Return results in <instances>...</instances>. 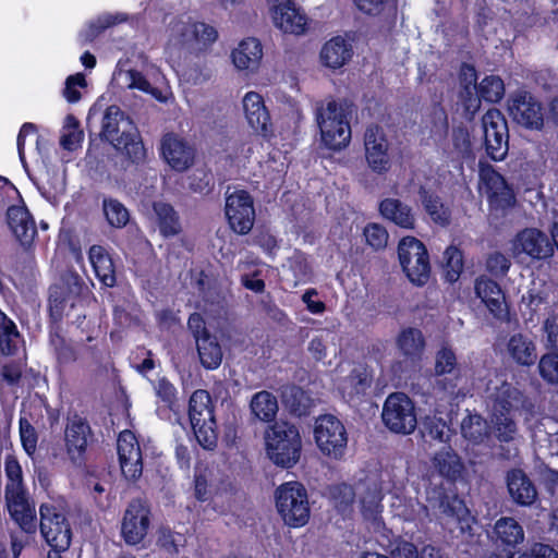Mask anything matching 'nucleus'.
Instances as JSON below:
<instances>
[{
  "label": "nucleus",
  "instance_id": "bb28decb",
  "mask_svg": "<svg viewBox=\"0 0 558 558\" xmlns=\"http://www.w3.org/2000/svg\"><path fill=\"white\" fill-rule=\"evenodd\" d=\"M8 223L21 244L27 246L34 241L37 229L31 214L25 207H10L8 209Z\"/></svg>",
  "mask_w": 558,
  "mask_h": 558
},
{
  "label": "nucleus",
  "instance_id": "ddd939ff",
  "mask_svg": "<svg viewBox=\"0 0 558 558\" xmlns=\"http://www.w3.org/2000/svg\"><path fill=\"white\" fill-rule=\"evenodd\" d=\"M226 216L232 230L239 234H247L255 221V209L252 196L244 190H235L226 196Z\"/></svg>",
  "mask_w": 558,
  "mask_h": 558
},
{
  "label": "nucleus",
  "instance_id": "2eb2a0df",
  "mask_svg": "<svg viewBox=\"0 0 558 558\" xmlns=\"http://www.w3.org/2000/svg\"><path fill=\"white\" fill-rule=\"evenodd\" d=\"M487 392L492 412L518 413L525 405L522 392L499 378L489 381Z\"/></svg>",
  "mask_w": 558,
  "mask_h": 558
},
{
  "label": "nucleus",
  "instance_id": "7c9ffc66",
  "mask_svg": "<svg viewBox=\"0 0 558 558\" xmlns=\"http://www.w3.org/2000/svg\"><path fill=\"white\" fill-rule=\"evenodd\" d=\"M380 501L381 492L376 484L366 487L365 490L361 493L360 504L362 517L374 530H379L383 525V506Z\"/></svg>",
  "mask_w": 558,
  "mask_h": 558
},
{
  "label": "nucleus",
  "instance_id": "c85d7f7f",
  "mask_svg": "<svg viewBox=\"0 0 558 558\" xmlns=\"http://www.w3.org/2000/svg\"><path fill=\"white\" fill-rule=\"evenodd\" d=\"M320 62L329 69H339L352 58V47L341 36H336L324 44L319 53Z\"/></svg>",
  "mask_w": 558,
  "mask_h": 558
},
{
  "label": "nucleus",
  "instance_id": "9d476101",
  "mask_svg": "<svg viewBox=\"0 0 558 558\" xmlns=\"http://www.w3.org/2000/svg\"><path fill=\"white\" fill-rule=\"evenodd\" d=\"M478 191L485 196L494 210H506L515 203L513 190L505 178L492 166L480 163Z\"/></svg>",
  "mask_w": 558,
  "mask_h": 558
},
{
  "label": "nucleus",
  "instance_id": "338daca9",
  "mask_svg": "<svg viewBox=\"0 0 558 558\" xmlns=\"http://www.w3.org/2000/svg\"><path fill=\"white\" fill-rule=\"evenodd\" d=\"M86 86V81L83 74L77 73L71 75L65 81V87L63 89V96L69 102H76L81 98L80 88Z\"/></svg>",
  "mask_w": 558,
  "mask_h": 558
},
{
  "label": "nucleus",
  "instance_id": "37998d69",
  "mask_svg": "<svg viewBox=\"0 0 558 558\" xmlns=\"http://www.w3.org/2000/svg\"><path fill=\"white\" fill-rule=\"evenodd\" d=\"M196 347L203 366L215 369L221 364L223 354L216 337L205 335L196 341Z\"/></svg>",
  "mask_w": 558,
  "mask_h": 558
},
{
  "label": "nucleus",
  "instance_id": "1a4fd4ad",
  "mask_svg": "<svg viewBox=\"0 0 558 558\" xmlns=\"http://www.w3.org/2000/svg\"><path fill=\"white\" fill-rule=\"evenodd\" d=\"M281 518L291 527H300L307 523L308 496L302 483L289 481L281 484Z\"/></svg>",
  "mask_w": 558,
  "mask_h": 558
},
{
  "label": "nucleus",
  "instance_id": "b1692460",
  "mask_svg": "<svg viewBox=\"0 0 558 558\" xmlns=\"http://www.w3.org/2000/svg\"><path fill=\"white\" fill-rule=\"evenodd\" d=\"M89 436V426L81 418L69 421L64 430V442L69 458L76 462L81 460L86 450Z\"/></svg>",
  "mask_w": 558,
  "mask_h": 558
},
{
  "label": "nucleus",
  "instance_id": "4d7b16f0",
  "mask_svg": "<svg viewBox=\"0 0 558 558\" xmlns=\"http://www.w3.org/2000/svg\"><path fill=\"white\" fill-rule=\"evenodd\" d=\"M423 205L426 213L429 215L434 222L441 226L449 223L450 210L440 202L438 197L433 195H425L423 198Z\"/></svg>",
  "mask_w": 558,
  "mask_h": 558
},
{
  "label": "nucleus",
  "instance_id": "423d86ee",
  "mask_svg": "<svg viewBox=\"0 0 558 558\" xmlns=\"http://www.w3.org/2000/svg\"><path fill=\"white\" fill-rule=\"evenodd\" d=\"M398 256L402 270L415 286H424L430 277V265L424 244L413 238H403L398 245Z\"/></svg>",
  "mask_w": 558,
  "mask_h": 558
},
{
  "label": "nucleus",
  "instance_id": "f3484780",
  "mask_svg": "<svg viewBox=\"0 0 558 558\" xmlns=\"http://www.w3.org/2000/svg\"><path fill=\"white\" fill-rule=\"evenodd\" d=\"M120 466L123 475L135 481L142 475V452L135 435L131 430L120 433L117 441Z\"/></svg>",
  "mask_w": 558,
  "mask_h": 558
},
{
  "label": "nucleus",
  "instance_id": "4468645a",
  "mask_svg": "<svg viewBox=\"0 0 558 558\" xmlns=\"http://www.w3.org/2000/svg\"><path fill=\"white\" fill-rule=\"evenodd\" d=\"M5 507L12 521L20 527L21 532L11 534L27 535L29 538L36 532V508L35 502L29 498L26 490L4 494Z\"/></svg>",
  "mask_w": 558,
  "mask_h": 558
},
{
  "label": "nucleus",
  "instance_id": "ea45409f",
  "mask_svg": "<svg viewBox=\"0 0 558 558\" xmlns=\"http://www.w3.org/2000/svg\"><path fill=\"white\" fill-rule=\"evenodd\" d=\"M433 463L440 475L450 480L459 477L463 470L459 456L450 447H444L439 450L435 454Z\"/></svg>",
  "mask_w": 558,
  "mask_h": 558
},
{
  "label": "nucleus",
  "instance_id": "c756f323",
  "mask_svg": "<svg viewBox=\"0 0 558 558\" xmlns=\"http://www.w3.org/2000/svg\"><path fill=\"white\" fill-rule=\"evenodd\" d=\"M507 485L513 501L521 506H531L537 498L533 483L520 470H512L508 473Z\"/></svg>",
  "mask_w": 558,
  "mask_h": 558
},
{
  "label": "nucleus",
  "instance_id": "0eeeda50",
  "mask_svg": "<svg viewBox=\"0 0 558 558\" xmlns=\"http://www.w3.org/2000/svg\"><path fill=\"white\" fill-rule=\"evenodd\" d=\"M314 439L320 452L332 459L343 456L348 442L344 425L331 414L316 420Z\"/></svg>",
  "mask_w": 558,
  "mask_h": 558
},
{
  "label": "nucleus",
  "instance_id": "72a5a7b5",
  "mask_svg": "<svg viewBox=\"0 0 558 558\" xmlns=\"http://www.w3.org/2000/svg\"><path fill=\"white\" fill-rule=\"evenodd\" d=\"M114 77L118 84L125 88L138 89L161 102H166L168 100V95L162 93L157 87L151 86L150 83L138 71L120 70L116 73Z\"/></svg>",
  "mask_w": 558,
  "mask_h": 558
},
{
  "label": "nucleus",
  "instance_id": "4be33fe9",
  "mask_svg": "<svg viewBox=\"0 0 558 558\" xmlns=\"http://www.w3.org/2000/svg\"><path fill=\"white\" fill-rule=\"evenodd\" d=\"M509 112L518 124L527 129L538 130L543 126L541 104L527 93H519L511 99Z\"/></svg>",
  "mask_w": 558,
  "mask_h": 558
},
{
  "label": "nucleus",
  "instance_id": "473e14b6",
  "mask_svg": "<svg viewBox=\"0 0 558 558\" xmlns=\"http://www.w3.org/2000/svg\"><path fill=\"white\" fill-rule=\"evenodd\" d=\"M493 538L504 546L514 547L524 541V530L514 518L502 517L494 524Z\"/></svg>",
  "mask_w": 558,
  "mask_h": 558
},
{
  "label": "nucleus",
  "instance_id": "6e6552de",
  "mask_svg": "<svg viewBox=\"0 0 558 558\" xmlns=\"http://www.w3.org/2000/svg\"><path fill=\"white\" fill-rule=\"evenodd\" d=\"M384 424L393 433L408 435L416 427V413L412 400L402 392L388 396L383 409Z\"/></svg>",
  "mask_w": 558,
  "mask_h": 558
},
{
  "label": "nucleus",
  "instance_id": "6e6d98bb",
  "mask_svg": "<svg viewBox=\"0 0 558 558\" xmlns=\"http://www.w3.org/2000/svg\"><path fill=\"white\" fill-rule=\"evenodd\" d=\"M218 39V32L202 21L194 20V49H206Z\"/></svg>",
  "mask_w": 558,
  "mask_h": 558
},
{
  "label": "nucleus",
  "instance_id": "e2e57ef3",
  "mask_svg": "<svg viewBox=\"0 0 558 558\" xmlns=\"http://www.w3.org/2000/svg\"><path fill=\"white\" fill-rule=\"evenodd\" d=\"M544 344L550 352H558V315H549L544 324Z\"/></svg>",
  "mask_w": 558,
  "mask_h": 558
},
{
  "label": "nucleus",
  "instance_id": "79ce46f5",
  "mask_svg": "<svg viewBox=\"0 0 558 558\" xmlns=\"http://www.w3.org/2000/svg\"><path fill=\"white\" fill-rule=\"evenodd\" d=\"M397 345L404 356L415 360L422 355L425 348V340L421 330L416 328H405L399 333Z\"/></svg>",
  "mask_w": 558,
  "mask_h": 558
},
{
  "label": "nucleus",
  "instance_id": "f704fd0d",
  "mask_svg": "<svg viewBox=\"0 0 558 558\" xmlns=\"http://www.w3.org/2000/svg\"><path fill=\"white\" fill-rule=\"evenodd\" d=\"M88 257L97 278L106 287H113L116 283L114 266L106 250L100 245H93L89 248Z\"/></svg>",
  "mask_w": 558,
  "mask_h": 558
},
{
  "label": "nucleus",
  "instance_id": "2f4dec72",
  "mask_svg": "<svg viewBox=\"0 0 558 558\" xmlns=\"http://www.w3.org/2000/svg\"><path fill=\"white\" fill-rule=\"evenodd\" d=\"M308 27V19L292 0H281V32L292 35H303Z\"/></svg>",
  "mask_w": 558,
  "mask_h": 558
},
{
  "label": "nucleus",
  "instance_id": "a211bd4d",
  "mask_svg": "<svg viewBox=\"0 0 558 558\" xmlns=\"http://www.w3.org/2000/svg\"><path fill=\"white\" fill-rule=\"evenodd\" d=\"M160 150L162 159L174 171H186L194 163V148L175 134H167L162 137Z\"/></svg>",
  "mask_w": 558,
  "mask_h": 558
},
{
  "label": "nucleus",
  "instance_id": "0e129e2a",
  "mask_svg": "<svg viewBox=\"0 0 558 558\" xmlns=\"http://www.w3.org/2000/svg\"><path fill=\"white\" fill-rule=\"evenodd\" d=\"M457 365L454 353L447 348L439 350L435 357V374L437 376L451 373Z\"/></svg>",
  "mask_w": 558,
  "mask_h": 558
},
{
  "label": "nucleus",
  "instance_id": "09e8293b",
  "mask_svg": "<svg viewBox=\"0 0 558 558\" xmlns=\"http://www.w3.org/2000/svg\"><path fill=\"white\" fill-rule=\"evenodd\" d=\"M461 430L463 436L474 444L483 442L488 436L487 423L480 415H469L463 418Z\"/></svg>",
  "mask_w": 558,
  "mask_h": 558
},
{
  "label": "nucleus",
  "instance_id": "7ed1b4c3",
  "mask_svg": "<svg viewBox=\"0 0 558 558\" xmlns=\"http://www.w3.org/2000/svg\"><path fill=\"white\" fill-rule=\"evenodd\" d=\"M189 417L198 444L204 449H214L218 437L214 405L210 395L206 390H196L191 396Z\"/></svg>",
  "mask_w": 558,
  "mask_h": 558
},
{
  "label": "nucleus",
  "instance_id": "dca6fc26",
  "mask_svg": "<svg viewBox=\"0 0 558 558\" xmlns=\"http://www.w3.org/2000/svg\"><path fill=\"white\" fill-rule=\"evenodd\" d=\"M365 159L368 167L376 173H386L390 168L389 143L384 130L369 126L364 135Z\"/></svg>",
  "mask_w": 558,
  "mask_h": 558
},
{
  "label": "nucleus",
  "instance_id": "c9c22d12",
  "mask_svg": "<svg viewBox=\"0 0 558 558\" xmlns=\"http://www.w3.org/2000/svg\"><path fill=\"white\" fill-rule=\"evenodd\" d=\"M22 336L16 325L0 311V354L4 356L16 355L22 348Z\"/></svg>",
  "mask_w": 558,
  "mask_h": 558
},
{
  "label": "nucleus",
  "instance_id": "a18cd8bd",
  "mask_svg": "<svg viewBox=\"0 0 558 558\" xmlns=\"http://www.w3.org/2000/svg\"><path fill=\"white\" fill-rule=\"evenodd\" d=\"M369 387L367 375L360 371H353L349 376L338 381V389L349 400L363 395Z\"/></svg>",
  "mask_w": 558,
  "mask_h": 558
},
{
  "label": "nucleus",
  "instance_id": "a878e982",
  "mask_svg": "<svg viewBox=\"0 0 558 558\" xmlns=\"http://www.w3.org/2000/svg\"><path fill=\"white\" fill-rule=\"evenodd\" d=\"M303 441L296 426L281 424V468H293L301 459Z\"/></svg>",
  "mask_w": 558,
  "mask_h": 558
},
{
  "label": "nucleus",
  "instance_id": "58836bf2",
  "mask_svg": "<svg viewBox=\"0 0 558 558\" xmlns=\"http://www.w3.org/2000/svg\"><path fill=\"white\" fill-rule=\"evenodd\" d=\"M461 84L463 89L460 97L464 102L465 110L474 113L480 108V97L477 96L476 72L474 68L464 65L461 69Z\"/></svg>",
  "mask_w": 558,
  "mask_h": 558
},
{
  "label": "nucleus",
  "instance_id": "de8ad7c7",
  "mask_svg": "<svg viewBox=\"0 0 558 558\" xmlns=\"http://www.w3.org/2000/svg\"><path fill=\"white\" fill-rule=\"evenodd\" d=\"M286 409L295 416H302L307 413L310 399L302 389L291 386L286 388L282 393Z\"/></svg>",
  "mask_w": 558,
  "mask_h": 558
},
{
  "label": "nucleus",
  "instance_id": "f8f14e48",
  "mask_svg": "<svg viewBox=\"0 0 558 558\" xmlns=\"http://www.w3.org/2000/svg\"><path fill=\"white\" fill-rule=\"evenodd\" d=\"M484 144L487 155L496 161L504 160L509 149L508 125L497 109L488 110L482 118Z\"/></svg>",
  "mask_w": 558,
  "mask_h": 558
},
{
  "label": "nucleus",
  "instance_id": "3c124183",
  "mask_svg": "<svg viewBox=\"0 0 558 558\" xmlns=\"http://www.w3.org/2000/svg\"><path fill=\"white\" fill-rule=\"evenodd\" d=\"M505 95V85L500 77L486 76L477 87V96L490 102L499 101Z\"/></svg>",
  "mask_w": 558,
  "mask_h": 558
},
{
  "label": "nucleus",
  "instance_id": "052dcab7",
  "mask_svg": "<svg viewBox=\"0 0 558 558\" xmlns=\"http://www.w3.org/2000/svg\"><path fill=\"white\" fill-rule=\"evenodd\" d=\"M5 474L8 477V482L5 485V493H10L11 489L14 492L26 490L22 483V469L19 462L13 458H8L5 460Z\"/></svg>",
  "mask_w": 558,
  "mask_h": 558
},
{
  "label": "nucleus",
  "instance_id": "20e7f679",
  "mask_svg": "<svg viewBox=\"0 0 558 558\" xmlns=\"http://www.w3.org/2000/svg\"><path fill=\"white\" fill-rule=\"evenodd\" d=\"M317 123L322 141L330 149L345 147L351 138V129L345 109L336 101H328L317 110Z\"/></svg>",
  "mask_w": 558,
  "mask_h": 558
},
{
  "label": "nucleus",
  "instance_id": "774afa93",
  "mask_svg": "<svg viewBox=\"0 0 558 558\" xmlns=\"http://www.w3.org/2000/svg\"><path fill=\"white\" fill-rule=\"evenodd\" d=\"M20 436L25 451L31 456L36 450L37 435L35 428L25 418L20 420Z\"/></svg>",
  "mask_w": 558,
  "mask_h": 558
},
{
  "label": "nucleus",
  "instance_id": "13d9d810",
  "mask_svg": "<svg viewBox=\"0 0 558 558\" xmlns=\"http://www.w3.org/2000/svg\"><path fill=\"white\" fill-rule=\"evenodd\" d=\"M545 291L542 283L532 282V287L522 295V304L531 311L530 320H533V314L537 313L545 303Z\"/></svg>",
  "mask_w": 558,
  "mask_h": 558
},
{
  "label": "nucleus",
  "instance_id": "f257e3e1",
  "mask_svg": "<svg viewBox=\"0 0 558 558\" xmlns=\"http://www.w3.org/2000/svg\"><path fill=\"white\" fill-rule=\"evenodd\" d=\"M102 135L132 162H140L145 158V148L136 126L119 107L107 108L102 119Z\"/></svg>",
  "mask_w": 558,
  "mask_h": 558
},
{
  "label": "nucleus",
  "instance_id": "cd10ccee",
  "mask_svg": "<svg viewBox=\"0 0 558 558\" xmlns=\"http://www.w3.org/2000/svg\"><path fill=\"white\" fill-rule=\"evenodd\" d=\"M83 289V282L78 275L66 271L58 282L50 288L49 301L58 310H62V304L71 302L78 296Z\"/></svg>",
  "mask_w": 558,
  "mask_h": 558
},
{
  "label": "nucleus",
  "instance_id": "f03ea898",
  "mask_svg": "<svg viewBox=\"0 0 558 558\" xmlns=\"http://www.w3.org/2000/svg\"><path fill=\"white\" fill-rule=\"evenodd\" d=\"M251 412L256 420L266 424L263 432V441L266 456L279 464V429L276 422L279 410L276 396L269 391H259L252 397L250 403Z\"/></svg>",
  "mask_w": 558,
  "mask_h": 558
},
{
  "label": "nucleus",
  "instance_id": "5701e85b",
  "mask_svg": "<svg viewBox=\"0 0 558 558\" xmlns=\"http://www.w3.org/2000/svg\"><path fill=\"white\" fill-rule=\"evenodd\" d=\"M505 352L508 359L520 366H531L537 360L535 342L530 336L521 332L508 338Z\"/></svg>",
  "mask_w": 558,
  "mask_h": 558
},
{
  "label": "nucleus",
  "instance_id": "39448f33",
  "mask_svg": "<svg viewBox=\"0 0 558 558\" xmlns=\"http://www.w3.org/2000/svg\"><path fill=\"white\" fill-rule=\"evenodd\" d=\"M510 255L517 263L544 260L554 255L555 248L545 232L537 228H525L510 241Z\"/></svg>",
  "mask_w": 558,
  "mask_h": 558
},
{
  "label": "nucleus",
  "instance_id": "aec40b11",
  "mask_svg": "<svg viewBox=\"0 0 558 558\" xmlns=\"http://www.w3.org/2000/svg\"><path fill=\"white\" fill-rule=\"evenodd\" d=\"M149 510L141 500H133L125 510L122 521V536L130 545L138 544L147 534Z\"/></svg>",
  "mask_w": 558,
  "mask_h": 558
},
{
  "label": "nucleus",
  "instance_id": "69168bd1",
  "mask_svg": "<svg viewBox=\"0 0 558 558\" xmlns=\"http://www.w3.org/2000/svg\"><path fill=\"white\" fill-rule=\"evenodd\" d=\"M10 549L0 543V558H19L23 548L29 544V537L22 534H11Z\"/></svg>",
  "mask_w": 558,
  "mask_h": 558
},
{
  "label": "nucleus",
  "instance_id": "412c9836",
  "mask_svg": "<svg viewBox=\"0 0 558 558\" xmlns=\"http://www.w3.org/2000/svg\"><path fill=\"white\" fill-rule=\"evenodd\" d=\"M263 46L255 37L242 39L230 53L235 70L245 76L255 74L262 64Z\"/></svg>",
  "mask_w": 558,
  "mask_h": 558
},
{
  "label": "nucleus",
  "instance_id": "49530a36",
  "mask_svg": "<svg viewBox=\"0 0 558 558\" xmlns=\"http://www.w3.org/2000/svg\"><path fill=\"white\" fill-rule=\"evenodd\" d=\"M169 38L174 45L194 48V20L178 19L170 23Z\"/></svg>",
  "mask_w": 558,
  "mask_h": 558
},
{
  "label": "nucleus",
  "instance_id": "bf43d9fd",
  "mask_svg": "<svg viewBox=\"0 0 558 558\" xmlns=\"http://www.w3.org/2000/svg\"><path fill=\"white\" fill-rule=\"evenodd\" d=\"M542 378L549 384H558V352L544 354L538 362Z\"/></svg>",
  "mask_w": 558,
  "mask_h": 558
},
{
  "label": "nucleus",
  "instance_id": "680f3d73",
  "mask_svg": "<svg viewBox=\"0 0 558 558\" xmlns=\"http://www.w3.org/2000/svg\"><path fill=\"white\" fill-rule=\"evenodd\" d=\"M366 243L374 250L386 247L388 242V233L384 227L377 223L367 225L364 229Z\"/></svg>",
  "mask_w": 558,
  "mask_h": 558
},
{
  "label": "nucleus",
  "instance_id": "6ab92c4d",
  "mask_svg": "<svg viewBox=\"0 0 558 558\" xmlns=\"http://www.w3.org/2000/svg\"><path fill=\"white\" fill-rule=\"evenodd\" d=\"M242 108L244 117L254 132L267 140L274 136V125L263 97L258 93H246L242 99Z\"/></svg>",
  "mask_w": 558,
  "mask_h": 558
},
{
  "label": "nucleus",
  "instance_id": "8fccbe9b",
  "mask_svg": "<svg viewBox=\"0 0 558 558\" xmlns=\"http://www.w3.org/2000/svg\"><path fill=\"white\" fill-rule=\"evenodd\" d=\"M445 278L448 282H456L463 270V256L456 246H448L444 252Z\"/></svg>",
  "mask_w": 558,
  "mask_h": 558
},
{
  "label": "nucleus",
  "instance_id": "603ef678",
  "mask_svg": "<svg viewBox=\"0 0 558 558\" xmlns=\"http://www.w3.org/2000/svg\"><path fill=\"white\" fill-rule=\"evenodd\" d=\"M354 495L353 488L347 484L337 485L331 489L333 507L342 517H348L352 512Z\"/></svg>",
  "mask_w": 558,
  "mask_h": 558
},
{
  "label": "nucleus",
  "instance_id": "864d4df0",
  "mask_svg": "<svg viewBox=\"0 0 558 558\" xmlns=\"http://www.w3.org/2000/svg\"><path fill=\"white\" fill-rule=\"evenodd\" d=\"M83 140V132L80 130L78 121L73 116L64 120L60 144L68 150L76 149Z\"/></svg>",
  "mask_w": 558,
  "mask_h": 558
},
{
  "label": "nucleus",
  "instance_id": "4c0bfd02",
  "mask_svg": "<svg viewBox=\"0 0 558 558\" xmlns=\"http://www.w3.org/2000/svg\"><path fill=\"white\" fill-rule=\"evenodd\" d=\"M441 512L459 525L461 533L471 530L474 521L463 500L458 497H445L440 502Z\"/></svg>",
  "mask_w": 558,
  "mask_h": 558
},
{
  "label": "nucleus",
  "instance_id": "e433bc0d",
  "mask_svg": "<svg viewBox=\"0 0 558 558\" xmlns=\"http://www.w3.org/2000/svg\"><path fill=\"white\" fill-rule=\"evenodd\" d=\"M380 214L384 218L405 229L414 227V215L411 208L396 198H386L380 203Z\"/></svg>",
  "mask_w": 558,
  "mask_h": 558
},
{
  "label": "nucleus",
  "instance_id": "a19ab883",
  "mask_svg": "<svg viewBox=\"0 0 558 558\" xmlns=\"http://www.w3.org/2000/svg\"><path fill=\"white\" fill-rule=\"evenodd\" d=\"M517 413L492 412L490 429L499 441L510 442L518 436Z\"/></svg>",
  "mask_w": 558,
  "mask_h": 558
},
{
  "label": "nucleus",
  "instance_id": "c03bdc74",
  "mask_svg": "<svg viewBox=\"0 0 558 558\" xmlns=\"http://www.w3.org/2000/svg\"><path fill=\"white\" fill-rule=\"evenodd\" d=\"M154 211L162 235L171 236L180 232L179 218L169 204L157 202L154 204Z\"/></svg>",
  "mask_w": 558,
  "mask_h": 558
},
{
  "label": "nucleus",
  "instance_id": "393cba45",
  "mask_svg": "<svg viewBox=\"0 0 558 558\" xmlns=\"http://www.w3.org/2000/svg\"><path fill=\"white\" fill-rule=\"evenodd\" d=\"M475 292L495 317L501 318L507 314L505 294L495 281L478 278L475 282Z\"/></svg>",
  "mask_w": 558,
  "mask_h": 558
},
{
  "label": "nucleus",
  "instance_id": "5fc2aeb1",
  "mask_svg": "<svg viewBox=\"0 0 558 558\" xmlns=\"http://www.w3.org/2000/svg\"><path fill=\"white\" fill-rule=\"evenodd\" d=\"M104 213L109 225L116 228L124 227L129 221V211L123 204L116 199L104 201Z\"/></svg>",
  "mask_w": 558,
  "mask_h": 558
},
{
  "label": "nucleus",
  "instance_id": "9b49d317",
  "mask_svg": "<svg viewBox=\"0 0 558 558\" xmlns=\"http://www.w3.org/2000/svg\"><path fill=\"white\" fill-rule=\"evenodd\" d=\"M39 513L40 533L46 543L53 549L66 550L71 543L72 533L62 510L53 504H43Z\"/></svg>",
  "mask_w": 558,
  "mask_h": 558
}]
</instances>
